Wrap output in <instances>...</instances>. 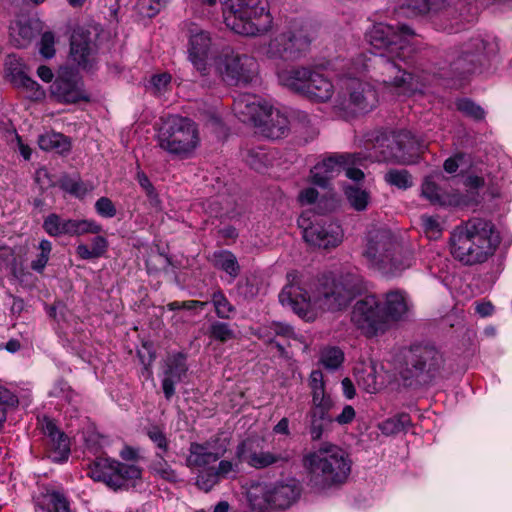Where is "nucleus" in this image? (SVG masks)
I'll use <instances>...</instances> for the list:
<instances>
[{"label":"nucleus","instance_id":"nucleus-51","mask_svg":"<svg viewBox=\"0 0 512 512\" xmlns=\"http://www.w3.org/2000/svg\"><path fill=\"white\" fill-rule=\"evenodd\" d=\"M17 403L16 397L0 385V428L6 420V407Z\"/></svg>","mask_w":512,"mask_h":512},{"label":"nucleus","instance_id":"nucleus-2","mask_svg":"<svg viewBox=\"0 0 512 512\" xmlns=\"http://www.w3.org/2000/svg\"><path fill=\"white\" fill-rule=\"evenodd\" d=\"M449 244L455 260L473 266L485 263L494 255L500 236L490 220L473 217L453 229Z\"/></svg>","mask_w":512,"mask_h":512},{"label":"nucleus","instance_id":"nucleus-41","mask_svg":"<svg viewBox=\"0 0 512 512\" xmlns=\"http://www.w3.org/2000/svg\"><path fill=\"white\" fill-rule=\"evenodd\" d=\"M385 181L403 190L413 185L412 176L406 169H390L385 174Z\"/></svg>","mask_w":512,"mask_h":512},{"label":"nucleus","instance_id":"nucleus-44","mask_svg":"<svg viewBox=\"0 0 512 512\" xmlns=\"http://www.w3.org/2000/svg\"><path fill=\"white\" fill-rule=\"evenodd\" d=\"M43 498L48 499V503L52 506L50 512H71L70 503L66 496L59 491H47L43 494Z\"/></svg>","mask_w":512,"mask_h":512},{"label":"nucleus","instance_id":"nucleus-40","mask_svg":"<svg viewBox=\"0 0 512 512\" xmlns=\"http://www.w3.org/2000/svg\"><path fill=\"white\" fill-rule=\"evenodd\" d=\"M211 302L215 313L220 319H230L231 314L235 313V307L230 303L221 290H216L211 294Z\"/></svg>","mask_w":512,"mask_h":512},{"label":"nucleus","instance_id":"nucleus-9","mask_svg":"<svg viewBox=\"0 0 512 512\" xmlns=\"http://www.w3.org/2000/svg\"><path fill=\"white\" fill-rule=\"evenodd\" d=\"M88 476L94 481L103 482L114 491L127 490L141 479L142 469L111 458H98L89 465Z\"/></svg>","mask_w":512,"mask_h":512},{"label":"nucleus","instance_id":"nucleus-8","mask_svg":"<svg viewBox=\"0 0 512 512\" xmlns=\"http://www.w3.org/2000/svg\"><path fill=\"white\" fill-rule=\"evenodd\" d=\"M401 58L396 54H380L369 59L370 64L365 68H372L371 77L385 86L391 92L398 95H408L416 90L414 76L408 73L402 66L405 62L404 50L400 51Z\"/></svg>","mask_w":512,"mask_h":512},{"label":"nucleus","instance_id":"nucleus-1","mask_svg":"<svg viewBox=\"0 0 512 512\" xmlns=\"http://www.w3.org/2000/svg\"><path fill=\"white\" fill-rule=\"evenodd\" d=\"M287 277L292 280L280 292L279 301L308 321L315 318V307L327 311L342 310L362 289V280L355 273H342L338 277L323 275L318 278V284L311 299L307 291L294 282L296 278L294 273H288Z\"/></svg>","mask_w":512,"mask_h":512},{"label":"nucleus","instance_id":"nucleus-18","mask_svg":"<svg viewBox=\"0 0 512 512\" xmlns=\"http://www.w3.org/2000/svg\"><path fill=\"white\" fill-rule=\"evenodd\" d=\"M50 93L58 102L68 104L89 99L83 88L81 76L70 67L59 69L56 79L50 86Z\"/></svg>","mask_w":512,"mask_h":512},{"label":"nucleus","instance_id":"nucleus-30","mask_svg":"<svg viewBox=\"0 0 512 512\" xmlns=\"http://www.w3.org/2000/svg\"><path fill=\"white\" fill-rule=\"evenodd\" d=\"M223 456V452L211 451V443L192 442L189 447V455L186 458V465L190 468H200L216 462Z\"/></svg>","mask_w":512,"mask_h":512},{"label":"nucleus","instance_id":"nucleus-34","mask_svg":"<svg viewBox=\"0 0 512 512\" xmlns=\"http://www.w3.org/2000/svg\"><path fill=\"white\" fill-rule=\"evenodd\" d=\"M39 147L45 151H55L58 154H64L70 151V139L62 133L51 130L39 136Z\"/></svg>","mask_w":512,"mask_h":512},{"label":"nucleus","instance_id":"nucleus-15","mask_svg":"<svg viewBox=\"0 0 512 512\" xmlns=\"http://www.w3.org/2000/svg\"><path fill=\"white\" fill-rule=\"evenodd\" d=\"M413 36H415L414 30L405 23H399L396 26L377 23L367 34L369 43L375 49H385L387 53L396 54L398 58H401L400 51L404 50L403 41Z\"/></svg>","mask_w":512,"mask_h":512},{"label":"nucleus","instance_id":"nucleus-16","mask_svg":"<svg viewBox=\"0 0 512 512\" xmlns=\"http://www.w3.org/2000/svg\"><path fill=\"white\" fill-rule=\"evenodd\" d=\"M307 222L305 217L298 220L299 226L303 228V238L310 245L329 250L342 243L344 232L338 222L319 220L306 224Z\"/></svg>","mask_w":512,"mask_h":512},{"label":"nucleus","instance_id":"nucleus-55","mask_svg":"<svg viewBox=\"0 0 512 512\" xmlns=\"http://www.w3.org/2000/svg\"><path fill=\"white\" fill-rule=\"evenodd\" d=\"M17 26L20 39L15 38L16 46L20 48L26 47L34 38V30L29 24L18 23Z\"/></svg>","mask_w":512,"mask_h":512},{"label":"nucleus","instance_id":"nucleus-22","mask_svg":"<svg viewBox=\"0 0 512 512\" xmlns=\"http://www.w3.org/2000/svg\"><path fill=\"white\" fill-rule=\"evenodd\" d=\"M358 159L356 154H332L317 163L310 171L311 181L320 187H327L330 180L341 173L347 165H354Z\"/></svg>","mask_w":512,"mask_h":512},{"label":"nucleus","instance_id":"nucleus-49","mask_svg":"<svg viewBox=\"0 0 512 512\" xmlns=\"http://www.w3.org/2000/svg\"><path fill=\"white\" fill-rule=\"evenodd\" d=\"M151 469L165 480H172L176 477L175 471L171 468V466L167 463L161 454H156V459L153 461Z\"/></svg>","mask_w":512,"mask_h":512},{"label":"nucleus","instance_id":"nucleus-56","mask_svg":"<svg viewBox=\"0 0 512 512\" xmlns=\"http://www.w3.org/2000/svg\"><path fill=\"white\" fill-rule=\"evenodd\" d=\"M423 228L425 233L431 238H437L441 234L440 223L437 218L432 216H422L421 217Z\"/></svg>","mask_w":512,"mask_h":512},{"label":"nucleus","instance_id":"nucleus-7","mask_svg":"<svg viewBox=\"0 0 512 512\" xmlns=\"http://www.w3.org/2000/svg\"><path fill=\"white\" fill-rule=\"evenodd\" d=\"M301 492L299 481L289 478L269 485L253 486L248 492V500L254 512H270L289 508L300 498Z\"/></svg>","mask_w":512,"mask_h":512},{"label":"nucleus","instance_id":"nucleus-3","mask_svg":"<svg viewBox=\"0 0 512 512\" xmlns=\"http://www.w3.org/2000/svg\"><path fill=\"white\" fill-rule=\"evenodd\" d=\"M311 487L325 490L343 484L351 470L346 453L337 445L323 443L303 459Z\"/></svg>","mask_w":512,"mask_h":512},{"label":"nucleus","instance_id":"nucleus-10","mask_svg":"<svg viewBox=\"0 0 512 512\" xmlns=\"http://www.w3.org/2000/svg\"><path fill=\"white\" fill-rule=\"evenodd\" d=\"M344 85L349 94V104L335 109L337 117L350 121L361 114L370 112L377 106L378 96L370 84L357 78H348Z\"/></svg>","mask_w":512,"mask_h":512},{"label":"nucleus","instance_id":"nucleus-38","mask_svg":"<svg viewBox=\"0 0 512 512\" xmlns=\"http://www.w3.org/2000/svg\"><path fill=\"white\" fill-rule=\"evenodd\" d=\"M214 265L234 278L237 277L240 272V266L236 257L228 251L215 253Z\"/></svg>","mask_w":512,"mask_h":512},{"label":"nucleus","instance_id":"nucleus-28","mask_svg":"<svg viewBox=\"0 0 512 512\" xmlns=\"http://www.w3.org/2000/svg\"><path fill=\"white\" fill-rule=\"evenodd\" d=\"M312 71L313 69L308 67H296L279 72L278 79L282 86L306 95Z\"/></svg>","mask_w":512,"mask_h":512},{"label":"nucleus","instance_id":"nucleus-52","mask_svg":"<svg viewBox=\"0 0 512 512\" xmlns=\"http://www.w3.org/2000/svg\"><path fill=\"white\" fill-rule=\"evenodd\" d=\"M55 37L50 31L44 32L40 40L39 52L45 58H52L55 55Z\"/></svg>","mask_w":512,"mask_h":512},{"label":"nucleus","instance_id":"nucleus-53","mask_svg":"<svg viewBox=\"0 0 512 512\" xmlns=\"http://www.w3.org/2000/svg\"><path fill=\"white\" fill-rule=\"evenodd\" d=\"M97 213L106 218H112L116 215V208L113 202L107 197L99 198L95 203Z\"/></svg>","mask_w":512,"mask_h":512},{"label":"nucleus","instance_id":"nucleus-14","mask_svg":"<svg viewBox=\"0 0 512 512\" xmlns=\"http://www.w3.org/2000/svg\"><path fill=\"white\" fill-rule=\"evenodd\" d=\"M311 39L307 29H291L274 37L268 44L266 54L271 59L293 60L309 48Z\"/></svg>","mask_w":512,"mask_h":512},{"label":"nucleus","instance_id":"nucleus-36","mask_svg":"<svg viewBox=\"0 0 512 512\" xmlns=\"http://www.w3.org/2000/svg\"><path fill=\"white\" fill-rule=\"evenodd\" d=\"M344 194L350 206L356 211H364L367 208L370 195L366 190L356 185H346L344 187Z\"/></svg>","mask_w":512,"mask_h":512},{"label":"nucleus","instance_id":"nucleus-58","mask_svg":"<svg viewBox=\"0 0 512 512\" xmlns=\"http://www.w3.org/2000/svg\"><path fill=\"white\" fill-rule=\"evenodd\" d=\"M164 124L168 128H190L192 121L189 118L181 117L179 115H168Z\"/></svg>","mask_w":512,"mask_h":512},{"label":"nucleus","instance_id":"nucleus-37","mask_svg":"<svg viewBox=\"0 0 512 512\" xmlns=\"http://www.w3.org/2000/svg\"><path fill=\"white\" fill-rule=\"evenodd\" d=\"M207 335L210 339L220 343H226L236 338L235 331L226 322L213 321L209 325Z\"/></svg>","mask_w":512,"mask_h":512},{"label":"nucleus","instance_id":"nucleus-13","mask_svg":"<svg viewBox=\"0 0 512 512\" xmlns=\"http://www.w3.org/2000/svg\"><path fill=\"white\" fill-rule=\"evenodd\" d=\"M274 108L254 94H238L233 101L234 115L244 125L270 128Z\"/></svg>","mask_w":512,"mask_h":512},{"label":"nucleus","instance_id":"nucleus-62","mask_svg":"<svg viewBox=\"0 0 512 512\" xmlns=\"http://www.w3.org/2000/svg\"><path fill=\"white\" fill-rule=\"evenodd\" d=\"M464 158H465L464 153H457L454 156L449 157L444 162V165H443L444 170L449 174L456 172L460 163L464 160Z\"/></svg>","mask_w":512,"mask_h":512},{"label":"nucleus","instance_id":"nucleus-5","mask_svg":"<svg viewBox=\"0 0 512 512\" xmlns=\"http://www.w3.org/2000/svg\"><path fill=\"white\" fill-rule=\"evenodd\" d=\"M443 353L432 344H413L405 355V367L400 372L403 385L417 388L431 384L444 368Z\"/></svg>","mask_w":512,"mask_h":512},{"label":"nucleus","instance_id":"nucleus-11","mask_svg":"<svg viewBox=\"0 0 512 512\" xmlns=\"http://www.w3.org/2000/svg\"><path fill=\"white\" fill-rule=\"evenodd\" d=\"M351 321L369 338L384 334L389 329L382 305L374 295H368L355 303Z\"/></svg>","mask_w":512,"mask_h":512},{"label":"nucleus","instance_id":"nucleus-54","mask_svg":"<svg viewBox=\"0 0 512 512\" xmlns=\"http://www.w3.org/2000/svg\"><path fill=\"white\" fill-rule=\"evenodd\" d=\"M147 435L163 452L168 450V440L164 432L158 426H152L147 430Z\"/></svg>","mask_w":512,"mask_h":512},{"label":"nucleus","instance_id":"nucleus-47","mask_svg":"<svg viewBox=\"0 0 512 512\" xmlns=\"http://www.w3.org/2000/svg\"><path fill=\"white\" fill-rule=\"evenodd\" d=\"M53 452L50 457L54 461L66 460L70 454L69 440L65 433H62V437H56V442L51 441Z\"/></svg>","mask_w":512,"mask_h":512},{"label":"nucleus","instance_id":"nucleus-21","mask_svg":"<svg viewBox=\"0 0 512 512\" xmlns=\"http://www.w3.org/2000/svg\"><path fill=\"white\" fill-rule=\"evenodd\" d=\"M157 138L162 149L180 157L189 156L199 143L197 130H159Z\"/></svg>","mask_w":512,"mask_h":512},{"label":"nucleus","instance_id":"nucleus-29","mask_svg":"<svg viewBox=\"0 0 512 512\" xmlns=\"http://www.w3.org/2000/svg\"><path fill=\"white\" fill-rule=\"evenodd\" d=\"M314 125L313 117L304 111L274 109L270 128L305 127Z\"/></svg>","mask_w":512,"mask_h":512},{"label":"nucleus","instance_id":"nucleus-42","mask_svg":"<svg viewBox=\"0 0 512 512\" xmlns=\"http://www.w3.org/2000/svg\"><path fill=\"white\" fill-rule=\"evenodd\" d=\"M14 84L29 91L30 97L33 99H40L44 96L39 84L27 76L24 72L20 71L13 76Z\"/></svg>","mask_w":512,"mask_h":512},{"label":"nucleus","instance_id":"nucleus-64","mask_svg":"<svg viewBox=\"0 0 512 512\" xmlns=\"http://www.w3.org/2000/svg\"><path fill=\"white\" fill-rule=\"evenodd\" d=\"M273 331L276 335L286 337V338H293L295 339V333L293 331V328L289 325H285L282 323H275L272 326Z\"/></svg>","mask_w":512,"mask_h":512},{"label":"nucleus","instance_id":"nucleus-45","mask_svg":"<svg viewBox=\"0 0 512 512\" xmlns=\"http://www.w3.org/2000/svg\"><path fill=\"white\" fill-rule=\"evenodd\" d=\"M59 187L72 195L77 197L83 196L86 193V188L80 178H72L68 175H63L59 180Z\"/></svg>","mask_w":512,"mask_h":512},{"label":"nucleus","instance_id":"nucleus-6","mask_svg":"<svg viewBox=\"0 0 512 512\" xmlns=\"http://www.w3.org/2000/svg\"><path fill=\"white\" fill-rule=\"evenodd\" d=\"M224 23L237 34L258 36L271 30L273 18L265 0H234L224 12Z\"/></svg>","mask_w":512,"mask_h":512},{"label":"nucleus","instance_id":"nucleus-61","mask_svg":"<svg viewBox=\"0 0 512 512\" xmlns=\"http://www.w3.org/2000/svg\"><path fill=\"white\" fill-rule=\"evenodd\" d=\"M108 248V241L103 236H96L92 239V247L91 250L93 251L94 255L97 258H100L103 256Z\"/></svg>","mask_w":512,"mask_h":512},{"label":"nucleus","instance_id":"nucleus-27","mask_svg":"<svg viewBox=\"0 0 512 512\" xmlns=\"http://www.w3.org/2000/svg\"><path fill=\"white\" fill-rule=\"evenodd\" d=\"M421 194L431 204L439 206L467 205L464 197L459 194L445 192L434 180L427 176L421 185Z\"/></svg>","mask_w":512,"mask_h":512},{"label":"nucleus","instance_id":"nucleus-25","mask_svg":"<svg viewBox=\"0 0 512 512\" xmlns=\"http://www.w3.org/2000/svg\"><path fill=\"white\" fill-rule=\"evenodd\" d=\"M187 371L188 366L186 364L185 354L178 352L167 358L164 378L162 380V388L167 400H170L174 395V385L182 381Z\"/></svg>","mask_w":512,"mask_h":512},{"label":"nucleus","instance_id":"nucleus-24","mask_svg":"<svg viewBox=\"0 0 512 512\" xmlns=\"http://www.w3.org/2000/svg\"><path fill=\"white\" fill-rule=\"evenodd\" d=\"M187 32L189 37V59L201 74H205L207 70L206 60L211 48L210 35L194 23L187 25Z\"/></svg>","mask_w":512,"mask_h":512},{"label":"nucleus","instance_id":"nucleus-31","mask_svg":"<svg viewBox=\"0 0 512 512\" xmlns=\"http://www.w3.org/2000/svg\"><path fill=\"white\" fill-rule=\"evenodd\" d=\"M382 311L389 325L391 321L403 320L408 314V304L404 294L398 290L386 293Z\"/></svg>","mask_w":512,"mask_h":512},{"label":"nucleus","instance_id":"nucleus-39","mask_svg":"<svg viewBox=\"0 0 512 512\" xmlns=\"http://www.w3.org/2000/svg\"><path fill=\"white\" fill-rule=\"evenodd\" d=\"M411 425V418L408 414L402 413L396 417L389 418L379 425V429L385 435H393L405 431Z\"/></svg>","mask_w":512,"mask_h":512},{"label":"nucleus","instance_id":"nucleus-60","mask_svg":"<svg viewBox=\"0 0 512 512\" xmlns=\"http://www.w3.org/2000/svg\"><path fill=\"white\" fill-rule=\"evenodd\" d=\"M356 412L355 409L351 405H346L342 412L333 418V422H337L340 425L350 424L355 418Z\"/></svg>","mask_w":512,"mask_h":512},{"label":"nucleus","instance_id":"nucleus-46","mask_svg":"<svg viewBox=\"0 0 512 512\" xmlns=\"http://www.w3.org/2000/svg\"><path fill=\"white\" fill-rule=\"evenodd\" d=\"M457 109L465 116L474 119L475 121L483 120L485 117L484 110L474 102L468 99H462L457 102Z\"/></svg>","mask_w":512,"mask_h":512},{"label":"nucleus","instance_id":"nucleus-26","mask_svg":"<svg viewBox=\"0 0 512 512\" xmlns=\"http://www.w3.org/2000/svg\"><path fill=\"white\" fill-rule=\"evenodd\" d=\"M309 387L311 389L312 401L308 412L330 415L334 402L330 394L326 392L323 373L320 370H314L310 374Z\"/></svg>","mask_w":512,"mask_h":512},{"label":"nucleus","instance_id":"nucleus-48","mask_svg":"<svg viewBox=\"0 0 512 512\" xmlns=\"http://www.w3.org/2000/svg\"><path fill=\"white\" fill-rule=\"evenodd\" d=\"M167 0H139L138 9L140 14L145 17H154L157 15L165 6Z\"/></svg>","mask_w":512,"mask_h":512},{"label":"nucleus","instance_id":"nucleus-17","mask_svg":"<svg viewBox=\"0 0 512 512\" xmlns=\"http://www.w3.org/2000/svg\"><path fill=\"white\" fill-rule=\"evenodd\" d=\"M218 71L229 85L247 84L256 77L258 64L246 54H226L218 63Z\"/></svg>","mask_w":512,"mask_h":512},{"label":"nucleus","instance_id":"nucleus-50","mask_svg":"<svg viewBox=\"0 0 512 512\" xmlns=\"http://www.w3.org/2000/svg\"><path fill=\"white\" fill-rule=\"evenodd\" d=\"M218 482L219 479L214 472V468L201 472L196 479L198 488L205 492H209Z\"/></svg>","mask_w":512,"mask_h":512},{"label":"nucleus","instance_id":"nucleus-4","mask_svg":"<svg viewBox=\"0 0 512 512\" xmlns=\"http://www.w3.org/2000/svg\"><path fill=\"white\" fill-rule=\"evenodd\" d=\"M363 256L371 266L390 274L410 267L413 259L411 251L403 247L390 230L384 228L372 229L367 233Z\"/></svg>","mask_w":512,"mask_h":512},{"label":"nucleus","instance_id":"nucleus-12","mask_svg":"<svg viewBox=\"0 0 512 512\" xmlns=\"http://www.w3.org/2000/svg\"><path fill=\"white\" fill-rule=\"evenodd\" d=\"M498 50L496 41L473 38L461 46L456 57L450 61V66L456 73H470L477 66L482 65L486 59L496 55Z\"/></svg>","mask_w":512,"mask_h":512},{"label":"nucleus","instance_id":"nucleus-19","mask_svg":"<svg viewBox=\"0 0 512 512\" xmlns=\"http://www.w3.org/2000/svg\"><path fill=\"white\" fill-rule=\"evenodd\" d=\"M236 456L240 462H244L255 469H265L270 466L283 467L293 457L288 450L278 452L253 450L248 440L237 446Z\"/></svg>","mask_w":512,"mask_h":512},{"label":"nucleus","instance_id":"nucleus-59","mask_svg":"<svg viewBox=\"0 0 512 512\" xmlns=\"http://www.w3.org/2000/svg\"><path fill=\"white\" fill-rule=\"evenodd\" d=\"M288 130H255L254 137L257 139L278 140L287 137Z\"/></svg>","mask_w":512,"mask_h":512},{"label":"nucleus","instance_id":"nucleus-35","mask_svg":"<svg viewBox=\"0 0 512 512\" xmlns=\"http://www.w3.org/2000/svg\"><path fill=\"white\" fill-rule=\"evenodd\" d=\"M307 430L313 441L320 440L324 431L333 423L331 415H322L315 412L307 413Z\"/></svg>","mask_w":512,"mask_h":512},{"label":"nucleus","instance_id":"nucleus-33","mask_svg":"<svg viewBox=\"0 0 512 512\" xmlns=\"http://www.w3.org/2000/svg\"><path fill=\"white\" fill-rule=\"evenodd\" d=\"M335 91L329 78L313 69L306 96L314 101L325 102L331 99Z\"/></svg>","mask_w":512,"mask_h":512},{"label":"nucleus","instance_id":"nucleus-63","mask_svg":"<svg viewBox=\"0 0 512 512\" xmlns=\"http://www.w3.org/2000/svg\"><path fill=\"white\" fill-rule=\"evenodd\" d=\"M318 191L309 187L299 193L298 199L302 204H313L318 198Z\"/></svg>","mask_w":512,"mask_h":512},{"label":"nucleus","instance_id":"nucleus-43","mask_svg":"<svg viewBox=\"0 0 512 512\" xmlns=\"http://www.w3.org/2000/svg\"><path fill=\"white\" fill-rule=\"evenodd\" d=\"M344 360V354L338 347H328L321 352L320 361L327 369L339 368Z\"/></svg>","mask_w":512,"mask_h":512},{"label":"nucleus","instance_id":"nucleus-20","mask_svg":"<svg viewBox=\"0 0 512 512\" xmlns=\"http://www.w3.org/2000/svg\"><path fill=\"white\" fill-rule=\"evenodd\" d=\"M43 229L50 236H80L87 233L98 234L102 227L92 220L64 219L58 214H49L43 222Z\"/></svg>","mask_w":512,"mask_h":512},{"label":"nucleus","instance_id":"nucleus-32","mask_svg":"<svg viewBox=\"0 0 512 512\" xmlns=\"http://www.w3.org/2000/svg\"><path fill=\"white\" fill-rule=\"evenodd\" d=\"M446 0H405L397 9L398 16L417 17L437 12L445 7Z\"/></svg>","mask_w":512,"mask_h":512},{"label":"nucleus","instance_id":"nucleus-57","mask_svg":"<svg viewBox=\"0 0 512 512\" xmlns=\"http://www.w3.org/2000/svg\"><path fill=\"white\" fill-rule=\"evenodd\" d=\"M199 119L200 123H198V125L207 127H217L223 124L221 116L215 110H206L201 112Z\"/></svg>","mask_w":512,"mask_h":512},{"label":"nucleus","instance_id":"nucleus-23","mask_svg":"<svg viewBox=\"0 0 512 512\" xmlns=\"http://www.w3.org/2000/svg\"><path fill=\"white\" fill-rule=\"evenodd\" d=\"M97 47L95 35L79 27L74 30L70 40V59L83 69H89L95 62Z\"/></svg>","mask_w":512,"mask_h":512}]
</instances>
